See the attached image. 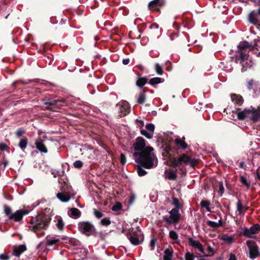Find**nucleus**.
Listing matches in <instances>:
<instances>
[{
  "instance_id": "1",
  "label": "nucleus",
  "mask_w": 260,
  "mask_h": 260,
  "mask_svg": "<svg viewBox=\"0 0 260 260\" xmlns=\"http://www.w3.org/2000/svg\"><path fill=\"white\" fill-rule=\"evenodd\" d=\"M136 151L133 154L135 160L139 164L144 166L147 169L153 168L157 165V158L153 153V148L150 146H146L145 140L141 137L136 138L133 145Z\"/></svg>"
},
{
  "instance_id": "2",
  "label": "nucleus",
  "mask_w": 260,
  "mask_h": 260,
  "mask_svg": "<svg viewBox=\"0 0 260 260\" xmlns=\"http://www.w3.org/2000/svg\"><path fill=\"white\" fill-rule=\"evenodd\" d=\"M237 117L240 120L249 119L253 122L260 120V109L253 107L245 108L242 111H237Z\"/></svg>"
},
{
  "instance_id": "3",
  "label": "nucleus",
  "mask_w": 260,
  "mask_h": 260,
  "mask_svg": "<svg viewBox=\"0 0 260 260\" xmlns=\"http://www.w3.org/2000/svg\"><path fill=\"white\" fill-rule=\"evenodd\" d=\"M50 220L51 217L49 216L38 214L31 218L30 223L33 230L36 231L47 228Z\"/></svg>"
},
{
  "instance_id": "4",
  "label": "nucleus",
  "mask_w": 260,
  "mask_h": 260,
  "mask_svg": "<svg viewBox=\"0 0 260 260\" xmlns=\"http://www.w3.org/2000/svg\"><path fill=\"white\" fill-rule=\"evenodd\" d=\"M72 191L71 186L66 184L64 186L62 187L61 192H58L56 194V197L60 201L67 202L70 200L71 197L74 196Z\"/></svg>"
},
{
  "instance_id": "5",
  "label": "nucleus",
  "mask_w": 260,
  "mask_h": 260,
  "mask_svg": "<svg viewBox=\"0 0 260 260\" xmlns=\"http://www.w3.org/2000/svg\"><path fill=\"white\" fill-rule=\"evenodd\" d=\"M78 228L79 231L87 236H89L94 234L95 229L94 225L88 221H81L78 223Z\"/></svg>"
},
{
  "instance_id": "6",
  "label": "nucleus",
  "mask_w": 260,
  "mask_h": 260,
  "mask_svg": "<svg viewBox=\"0 0 260 260\" xmlns=\"http://www.w3.org/2000/svg\"><path fill=\"white\" fill-rule=\"evenodd\" d=\"M38 134L39 137L35 142L36 147L41 152L46 153L48 152V149L44 144V140L47 138L46 135L43 132H39Z\"/></svg>"
},
{
  "instance_id": "7",
  "label": "nucleus",
  "mask_w": 260,
  "mask_h": 260,
  "mask_svg": "<svg viewBox=\"0 0 260 260\" xmlns=\"http://www.w3.org/2000/svg\"><path fill=\"white\" fill-rule=\"evenodd\" d=\"M169 213L170 215L164 216L163 219L170 224H175L178 222L181 216L179 210L177 209H172L169 211Z\"/></svg>"
},
{
  "instance_id": "8",
  "label": "nucleus",
  "mask_w": 260,
  "mask_h": 260,
  "mask_svg": "<svg viewBox=\"0 0 260 260\" xmlns=\"http://www.w3.org/2000/svg\"><path fill=\"white\" fill-rule=\"evenodd\" d=\"M190 163L191 166H193L195 161L191 160V158L186 154H183L179 158H173L171 160V166L173 167L180 166L182 164Z\"/></svg>"
},
{
  "instance_id": "9",
  "label": "nucleus",
  "mask_w": 260,
  "mask_h": 260,
  "mask_svg": "<svg viewBox=\"0 0 260 260\" xmlns=\"http://www.w3.org/2000/svg\"><path fill=\"white\" fill-rule=\"evenodd\" d=\"M246 244L249 249V257L251 259H254L260 256L258 247L254 241L248 240Z\"/></svg>"
},
{
  "instance_id": "10",
  "label": "nucleus",
  "mask_w": 260,
  "mask_h": 260,
  "mask_svg": "<svg viewBox=\"0 0 260 260\" xmlns=\"http://www.w3.org/2000/svg\"><path fill=\"white\" fill-rule=\"evenodd\" d=\"M260 230V226L256 224L250 228H244L242 229L243 235L248 238H253V235L257 234Z\"/></svg>"
},
{
  "instance_id": "11",
  "label": "nucleus",
  "mask_w": 260,
  "mask_h": 260,
  "mask_svg": "<svg viewBox=\"0 0 260 260\" xmlns=\"http://www.w3.org/2000/svg\"><path fill=\"white\" fill-rule=\"evenodd\" d=\"M29 210L25 209L17 210L15 212L11 214L9 216V219L13 220L16 222L20 221L24 215L29 213Z\"/></svg>"
},
{
  "instance_id": "12",
  "label": "nucleus",
  "mask_w": 260,
  "mask_h": 260,
  "mask_svg": "<svg viewBox=\"0 0 260 260\" xmlns=\"http://www.w3.org/2000/svg\"><path fill=\"white\" fill-rule=\"evenodd\" d=\"M119 109V114L121 117L124 116L130 112V107L127 102L124 101L119 102L117 105Z\"/></svg>"
},
{
  "instance_id": "13",
  "label": "nucleus",
  "mask_w": 260,
  "mask_h": 260,
  "mask_svg": "<svg viewBox=\"0 0 260 260\" xmlns=\"http://www.w3.org/2000/svg\"><path fill=\"white\" fill-rule=\"evenodd\" d=\"M249 21L254 25L258 24L260 21V8L257 12L252 11L248 15Z\"/></svg>"
},
{
  "instance_id": "14",
  "label": "nucleus",
  "mask_w": 260,
  "mask_h": 260,
  "mask_svg": "<svg viewBox=\"0 0 260 260\" xmlns=\"http://www.w3.org/2000/svg\"><path fill=\"white\" fill-rule=\"evenodd\" d=\"M189 245L192 247L199 250L202 253H205L204 249L201 243L198 240H196L191 237L188 238Z\"/></svg>"
},
{
  "instance_id": "15",
  "label": "nucleus",
  "mask_w": 260,
  "mask_h": 260,
  "mask_svg": "<svg viewBox=\"0 0 260 260\" xmlns=\"http://www.w3.org/2000/svg\"><path fill=\"white\" fill-rule=\"evenodd\" d=\"M26 250V247L24 244H21L16 247L13 249V254L16 256H19L20 255Z\"/></svg>"
},
{
  "instance_id": "16",
  "label": "nucleus",
  "mask_w": 260,
  "mask_h": 260,
  "mask_svg": "<svg viewBox=\"0 0 260 260\" xmlns=\"http://www.w3.org/2000/svg\"><path fill=\"white\" fill-rule=\"evenodd\" d=\"M231 98L232 101L234 104H237L238 106H241L243 103V98L240 95L232 94L231 95Z\"/></svg>"
},
{
  "instance_id": "17",
  "label": "nucleus",
  "mask_w": 260,
  "mask_h": 260,
  "mask_svg": "<svg viewBox=\"0 0 260 260\" xmlns=\"http://www.w3.org/2000/svg\"><path fill=\"white\" fill-rule=\"evenodd\" d=\"M68 215L72 218L77 219L81 216V212L76 208H72L68 211Z\"/></svg>"
},
{
  "instance_id": "18",
  "label": "nucleus",
  "mask_w": 260,
  "mask_h": 260,
  "mask_svg": "<svg viewBox=\"0 0 260 260\" xmlns=\"http://www.w3.org/2000/svg\"><path fill=\"white\" fill-rule=\"evenodd\" d=\"M234 237L233 236H229L227 234H222L220 237V239L224 242L231 244L234 241Z\"/></svg>"
},
{
  "instance_id": "19",
  "label": "nucleus",
  "mask_w": 260,
  "mask_h": 260,
  "mask_svg": "<svg viewBox=\"0 0 260 260\" xmlns=\"http://www.w3.org/2000/svg\"><path fill=\"white\" fill-rule=\"evenodd\" d=\"M166 174V178L170 180H175L177 177L176 172L174 171H171L169 172L165 171Z\"/></svg>"
},
{
  "instance_id": "20",
  "label": "nucleus",
  "mask_w": 260,
  "mask_h": 260,
  "mask_svg": "<svg viewBox=\"0 0 260 260\" xmlns=\"http://www.w3.org/2000/svg\"><path fill=\"white\" fill-rule=\"evenodd\" d=\"M207 223L209 226L214 229L217 228L222 225V222L221 219H219L218 222L209 220L208 221Z\"/></svg>"
},
{
  "instance_id": "21",
  "label": "nucleus",
  "mask_w": 260,
  "mask_h": 260,
  "mask_svg": "<svg viewBox=\"0 0 260 260\" xmlns=\"http://www.w3.org/2000/svg\"><path fill=\"white\" fill-rule=\"evenodd\" d=\"M237 210L239 215H243L245 214V209L240 201H238L237 204Z\"/></svg>"
},
{
  "instance_id": "22",
  "label": "nucleus",
  "mask_w": 260,
  "mask_h": 260,
  "mask_svg": "<svg viewBox=\"0 0 260 260\" xmlns=\"http://www.w3.org/2000/svg\"><path fill=\"white\" fill-rule=\"evenodd\" d=\"M169 237L171 239L176 240L174 242V243H176L177 244H179L180 241L178 240V235L175 231H170Z\"/></svg>"
},
{
  "instance_id": "23",
  "label": "nucleus",
  "mask_w": 260,
  "mask_h": 260,
  "mask_svg": "<svg viewBox=\"0 0 260 260\" xmlns=\"http://www.w3.org/2000/svg\"><path fill=\"white\" fill-rule=\"evenodd\" d=\"M173 253L171 250L167 249L165 250L164 255V260H172Z\"/></svg>"
},
{
  "instance_id": "24",
  "label": "nucleus",
  "mask_w": 260,
  "mask_h": 260,
  "mask_svg": "<svg viewBox=\"0 0 260 260\" xmlns=\"http://www.w3.org/2000/svg\"><path fill=\"white\" fill-rule=\"evenodd\" d=\"M27 144H28V141H27V139L23 138V139H20V140L19 142V144H18V146L22 151H24V149L26 148Z\"/></svg>"
},
{
  "instance_id": "25",
  "label": "nucleus",
  "mask_w": 260,
  "mask_h": 260,
  "mask_svg": "<svg viewBox=\"0 0 260 260\" xmlns=\"http://www.w3.org/2000/svg\"><path fill=\"white\" fill-rule=\"evenodd\" d=\"M59 241V239L55 237L48 239L46 241V245L50 246L56 244Z\"/></svg>"
},
{
  "instance_id": "26",
  "label": "nucleus",
  "mask_w": 260,
  "mask_h": 260,
  "mask_svg": "<svg viewBox=\"0 0 260 260\" xmlns=\"http://www.w3.org/2000/svg\"><path fill=\"white\" fill-rule=\"evenodd\" d=\"M146 95L144 91L141 92L138 96L137 102L140 104H142L145 102Z\"/></svg>"
},
{
  "instance_id": "27",
  "label": "nucleus",
  "mask_w": 260,
  "mask_h": 260,
  "mask_svg": "<svg viewBox=\"0 0 260 260\" xmlns=\"http://www.w3.org/2000/svg\"><path fill=\"white\" fill-rule=\"evenodd\" d=\"M163 82V80L161 78L159 77H154L151 78L149 81V83L150 84L152 85H155L156 84H159L160 83H161Z\"/></svg>"
},
{
  "instance_id": "28",
  "label": "nucleus",
  "mask_w": 260,
  "mask_h": 260,
  "mask_svg": "<svg viewBox=\"0 0 260 260\" xmlns=\"http://www.w3.org/2000/svg\"><path fill=\"white\" fill-rule=\"evenodd\" d=\"M147 82L145 78H139L136 82V85L140 88H142Z\"/></svg>"
},
{
  "instance_id": "29",
  "label": "nucleus",
  "mask_w": 260,
  "mask_h": 260,
  "mask_svg": "<svg viewBox=\"0 0 260 260\" xmlns=\"http://www.w3.org/2000/svg\"><path fill=\"white\" fill-rule=\"evenodd\" d=\"M129 239L131 242L135 245H138L140 243L139 238L138 237V235L136 236H131L129 237Z\"/></svg>"
},
{
  "instance_id": "30",
  "label": "nucleus",
  "mask_w": 260,
  "mask_h": 260,
  "mask_svg": "<svg viewBox=\"0 0 260 260\" xmlns=\"http://www.w3.org/2000/svg\"><path fill=\"white\" fill-rule=\"evenodd\" d=\"M159 1V0H153L149 2L148 6L150 8V10H153L155 9H157Z\"/></svg>"
},
{
  "instance_id": "31",
  "label": "nucleus",
  "mask_w": 260,
  "mask_h": 260,
  "mask_svg": "<svg viewBox=\"0 0 260 260\" xmlns=\"http://www.w3.org/2000/svg\"><path fill=\"white\" fill-rule=\"evenodd\" d=\"M141 134L146 137L147 139H151L153 137V134L152 132H149L146 129H141Z\"/></svg>"
},
{
  "instance_id": "32",
  "label": "nucleus",
  "mask_w": 260,
  "mask_h": 260,
  "mask_svg": "<svg viewBox=\"0 0 260 260\" xmlns=\"http://www.w3.org/2000/svg\"><path fill=\"white\" fill-rule=\"evenodd\" d=\"M4 211L5 214L6 215V216L8 217L9 219V216H11V214H12L13 213H12V210L10 207L5 205H4Z\"/></svg>"
},
{
  "instance_id": "33",
  "label": "nucleus",
  "mask_w": 260,
  "mask_h": 260,
  "mask_svg": "<svg viewBox=\"0 0 260 260\" xmlns=\"http://www.w3.org/2000/svg\"><path fill=\"white\" fill-rule=\"evenodd\" d=\"M201 205L202 207L205 208L207 211H210V209L209 208L210 203L209 201L207 200L202 201L201 202Z\"/></svg>"
},
{
  "instance_id": "34",
  "label": "nucleus",
  "mask_w": 260,
  "mask_h": 260,
  "mask_svg": "<svg viewBox=\"0 0 260 260\" xmlns=\"http://www.w3.org/2000/svg\"><path fill=\"white\" fill-rule=\"evenodd\" d=\"M143 165L140 164V166L138 167L137 172L140 176H143L147 174V172L142 168ZM143 167H144L143 166Z\"/></svg>"
},
{
  "instance_id": "35",
  "label": "nucleus",
  "mask_w": 260,
  "mask_h": 260,
  "mask_svg": "<svg viewBox=\"0 0 260 260\" xmlns=\"http://www.w3.org/2000/svg\"><path fill=\"white\" fill-rule=\"evenodd\" d=\"M175 143L177 146L182 147L183 149H185L187 147V144L180 139H176Z\"/></svg>"
},
{
  "instance_id": "36",
  "label": "nucleus",
  "mask_w": 260,
  "mask_h": 260,
  "mask_svg": "<svg viewBox=\"0 0 260 260\" xmlns=\"http://www.w3.org/2000/svg\"><path fill=\"white\" fill-rule=\"evenodd\" d=\"M56 225L58 229H59V230H62L63 229L64 223L61 217H59L57 219Z\"/></svg>"
},
{
  "instance_id": "37",
  "label": "nucleus",
  "mask_w": 260,
  "mask_h": 260,
  "mask_svg": "<svg viewBox=\"0 0 260 260\" xmlns=\"http://www.w3.org/2000/svg\"><path fill=\"white\" fill-rule=\"evenodd\" d=\"M154 69L157 74L159 75H162L163 74L162 67L158 63H155Z\"/></svg>"
},
{
  "instance_id": "38",
  "label": "nucleus",
  "mask_w": 260,
  "mask_h": 260,
  "mask_svg": "<svg viewBox=\"0 0 260 260\" xmlns=\"http://www.w3.org/2000/svg\"><path fill=\"white\" fill-rule=\"evenodd\" d=\"M122 208L121 204L119 202L116 203L114 205H113L112 207V210L113 211H118L121 210Z\"/></svg>"
},
{
  "instance_id": "39",
  "label": "nucleus",
  "mask_w": 260,
  "mask_h": 260,
  "mask_svg": "<svg viewBox=\"0 0 260 260\" xmlns=\"http://www.w3.org/2000/svg\"><path fill=\"white\" fill-rule=\"evenodd\" d=\"M93 213L95 216L98 218H101L103 216V214L102 212L96 209H93Z\"/></svg>"
},
{
  "instance_id": "40",
  "label": "nucleus",
  "mask_w": 260,
  "mask_h": 260,
  "mask_svg": "<svg viewBox=\"0 0 260 260\" xmlns=\"http://www.w3.org/2000/svg\"><path fill=\"white\" fill-rule=\"evenodd\" d=\"M172 199H173V204L175 207V209H177L179 210V209L180 208V203H179V200L177 198H174V197L172 198Z\"/></svg>"
},
{
  "instance_id": "41",
  "label": "nucleus",
  "mask_w": 260,
  "mask_h": 260,
  "mask_svg": "<svg viewBox=\"0 0 260 260\" xmlns=\"http://www.w3.org/2000/svg\"><path fill=\"white\" fill-rule=\"evenodd\" d=\"M146 130L149 131V132H152V134H153V132L154 131V125L152 123H148L146 125Z\"/></svg>"
},
{
  "instance_id": "42",
  "label": "nucleus",
  "mask_w": 260,
  "mask_h": 260,
  "mask_svg": "<svg viewBox=\"0 0 260 260\" xmlns=\"http://www.w3.org/2000/svg\"><path fill=\"white\" fill-rule=\"evenodd\" d=\"M240 181L242 182V183L245 185L247 187H249L250 183L247 181V180L245 177H244L243 176H241Z\"/></svg>"
},
{
  "instance_id": "43",
  "label": "nucleus",
  "mask_w": 260,
  "mask_h": 260,
  "mask_svg": "<svg viewBox=\"0 0 260 260\" xmlns=\"http://www.w3.org/2000/svg\"><path fill=\"white\" fill-rule=\"evenodd\" d=\"M194 256L191 253L187 252L185 255V260H194Z\"/></svg>"
},
{
  "instance_id": "44",
  "label": "nucleus",
  "mask_w": 260,
  "mask_h": 260,
  "mask_svg": "<svg viewBox=\"0 0 260 260\" xmlns=\"http://www.w3.org/2000/svg\"><path fill=\"white\" fill-rule=\"evenodd\" d=\"M83 162L81 160H76L73 164V166L75 168H81L83 166Z\"/></svg>"
},
{
  "instance_id": "45",
  "label": "nucleus",
  "mask_w": 260,
  "mask_h": 260,
  "mask_svg": "<svg viewBox=\"0 0 260 260\" xmlns=\"http://www.w3.org/2000/svg\"><path fill=\"white\" fill-rule=\"evenodd\" d=\"M101 222L103 225H108L111 223L110 220L108 218H104L101 221Z\"/></svg>"
},
{
  "instance_id": "46",
  "label": "nucleus",
  "mask_w": 260,
  "mask_h": 260,
  "mask_svg": "<svg viewBox=\"0 0 260 260\" xmlns=\"http://www.w3.org/2000/svg\"><path fill=\"white\" fill-rule=\"evenodd\" d=\"M254 85V81L252 79L247 82V87L249 90L252 89V86Z\"/></svg>"
},
{
  "instance_id": "47",
  "label": "nucleus",
  "mask_w": 260,
  "mask_h": 260,
  "mask_svg": "<svg viewBox=\"0 0 260 260\" xmlns=\"http://www.w3.org/2000/svg\"><path fill=\"white\" fill-rule=\"evenodd\" d=\"M219 190L220 192V196H221L222 195V194L223 193L224 190L223 183L222 182H220L219 183Z\"/></svg>"
},
{
  "instance_id": "48",
  "label": "nucleus",
  "mask_w": 260,
  "mask_h": 260,
  "mask_svg": "<svg viewBox=\"0 0 260 260\" xmlns=\"http://www.w3.org/2000/svg\"><path fill=\"white\" fill-rule=\"evenodd\" d=\"M24 133V131L22 128H19L16 132V135L18 137H20Z\"/></svg>"
},
{
  "instance_id": "49",
  "label": "nucleus",
  "mask_w": 260,
  "mask_h": 260,
  "mask_svg": "<svg viewBox=\"0 0 260 260\" xmlns=\"http://www.w3.org/2000/svg\"><path fill=\"white\" fill-rule=\"evenodd\" d=\"M8 148V145L4 143H0V150L2 151L6 150Z\"/></svg>"
},
{
  "instance_id": "50",
  "label": "nucleus",
  "mask_w": 260,
  "mask_h": 260,
  "mask_svg": "<svg viewBox=\"0 0 260 260\" xmlns=\"http://www.w3.org/2000/svg\"><path fill=\"white\" fill-rule=\"evenodd\" d=\"M9 259V257L6 253H2L0 254L1 260H8Z\"/></svg>"
},
{
  "instance_id": "51",
  "label": "nucleus",
  "mask_w": 260,
  "mask_h": 260,
  "mask_svg": "<svg viewBox=\"0 0 260 260\" xmlns=\"http://www.w3.org/2000/svg\"><path fill=\"white\" fill-rule=\"evenodd\" d=\"M120 162L122 165H124L126 163V157L123 154L120 155Z\"/></svg>"
},
{
  "instance_id": "52",
  "label": "nucleus",
  "mask_w": 260,
  "mask_h": 260,
  "mask_svg": "<svg viewBox=\"0 0 260 260\" xmlns=\"http://www.w3.org/2000/svg\"><path fill=\"white\" fill-rule=\"evenodd\" d=\"M156 240L155 239H152L150 241V245L151 247V249L153 250L154 246L156 244Z\"/></svg>"
},
{
  "instance_id": "53",
  "label": "nucleus",
  "mask_w": 260,
  "mask_h": 260,
  "mask_svg": "<svg viewBox=\"0 0 260 260\" xmlns=\"http://www.w3.org/2000/svg\"><path fill=\"white\" fill-rule=\"evenodd\" d=\"M59 102L57 100H48V102L45 103L46 104H50L52 105H55L57 104V103Z\"/></svg>"
},
{
  "instance_id": "54",
  "label": "nucleus",
  "mask_w": 260,
  "mask_h": 260,
  "mask_svg": "<svg viewBox=\"0 0 260 260\" xmlns=\"http://www.w3.org/2000/svg\"><path fill=\"white\" fill-rule=\"evenodd\" d=\"M129 62V59L128 58L124 59L122 60V63L125 65L128 64Z\"/></svg>"
},
{
  "instance_id": "55",
  "label": "nucleus",
  "mask_w": 260,
  "mask_h": 260,
  "mask_svg": "<svg viewBox=\"0 0 260 260\" xmlns=\"http://www.w3.org/2000/svg\"><path fill=\"white\" fill-rule=\"evenodd\" d=\"M228 260H236V256L233 254H231Z\"/></svg>"
},
{
  "instance_id": "56",
  "label": "nucleus",
  "mask_w": 260,
  "mask_h": 260,
  "mask_svg": "<svg viewBox=\"0 0 260 260\" xmlns=\"http://www.w3.org/2000/svg\"><path fill=\"white\" fill-rule=\"evenodd\" d=\"M52 174L53 175L54 177H56L57 176L60 175L59 172L58 171L56 172H53Z\"/></svg>"
},
{
  "instance_id": "57",
  "label": "nucleus",
  "mask_w": 260,
  "mask_h": 260,
  "mask_svg": "<svg viewBox=\"0 0 260 260\" xmlns=\"http://www.w3.org/2000/svg\"><path fill=\"white\" fill-rule=\"evenodd\" d=\"M207 249H208V252H213V249L210 246H208Z\"/></svg>"
},
{
  "instance_id": "58",
  "label": "nucleus",
  "mask_w": 260,
  "mask_h": 260,
  "mask_svg": "<svg viewBox=\"0 0 260 260\" xmlns=\"http://www.w3.org/2000/svg\"><path fill=\"white\" fill-rule=\"evenodd\" d=\"M236 223L237 225H239V226H241V221L239 220H236Z\"/></svg>"
},
{
  "instance_id": "59",
  "label": "nucleus",
  "mask_w": 260,
  "mask_h": 260,
  "mask_svg": "<svg viewBox=\"0 0 260 260\" xmlns=\"http://www.w3.org/2000/svg\"><path fill=\"white\" fill-rule=\"evenodd\" d=\"M140 122H141V123L142 124V125H144V122L142 120H140Z\"/></svg>"
},
{
  "instance_id": "60",
  "label": "nucleus",
  "mask_w": 260,
  "mask_h": 260,
  "mask_svg": "<svg viewBox=\"0 0 260 260\" xmlns=\"http://www.w3.org/2000/svg\"><path fill=\"white\" fill-rule=\"evenodd\" d=\"M257 177H258V178L259 180L260 181V177L258 175Z\"/></svg>"
},
{
  "instance_id": "61",
  "label": "nucleus",
  "mask_w": 260,
  "mask_h": 260,
  "mask_svg": "<svg viewBox=\"0 0 260 260\" xmlns=\"http://www.w3.org/2000/svg\"><path fill=\"white\" fill-rule=\"evenodd\" d=\"M245 70L244 69V68L242 69V71H245Z\"/></svg>"
},
{
  "instance_id": "62",
  "label": "nucleus",
  "mask_w": 260,
  "mask_h": 260,
  "mask_svg": "<svg viewBox=\"0 0 260 260\" xmlns=\"http://www.w3.org/2000/svg\"><path fill=\"white\" fill-rule=\"evenodd\" d=\"M8 16V15L6 16V18H7Z\"/></svg>"
}]
</instances>
